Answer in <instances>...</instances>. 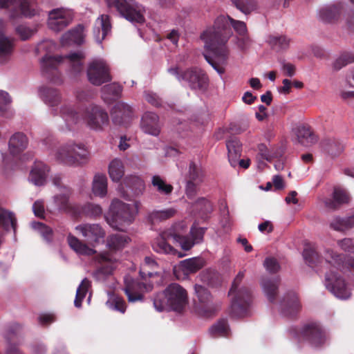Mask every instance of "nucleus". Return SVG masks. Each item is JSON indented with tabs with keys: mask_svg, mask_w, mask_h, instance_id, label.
<instances>
[{
	"mask_svg": "<svg viewBox=\"0 0 354 354\" xmlns=\"http://www.w3.org/2000/svg\"><path fill=\"white\" fill-rule=\"evenodd\" d=\"M231 26L237 36L248 34L247 27L243 21L235 20L229 16L221 15L215 19L213 26L208 27L201 35L205 48L213 53L215 62L206 55L205 59L220 74L224 70L217 64H227L230 57V49L227 43L233 34Z\"/></svg>",
	"mask_w": 354,
	"mask_h": 354,
	"instance_id": "1",
	"label": "nucleus"
},
{
	"mask_svg": "<svg viewBox=\"0 0 354 354\" xmlns=\"http://www.w3.org/2000/svg\"><path fill=\"white\" fill-rule=\"evenodd\" d=\"M60 116L64 123L59 125V129L62 131L73 130L82 120L90 129L101 131L108 125L109 121L106 111L100 106L94 104L86 106L81 115L72 104L65 103L61 106Z\"/></svg>",
	"mask_w": 354,
	"mask_h": 354,
	"instance_id": "2",
	"label": "nucleus"
},
{
	"mask_svg": "<svg viewBox=\"0 0 354 354\" xmlns=\"http://www.w3.org/2000/svg\"><path fill=\"white\" fill-rule=\"evenodd\" d=\"M55 47V44L53 41L45 40L38 44L37 50L39 53H46L40 61L41 72L52 83L59 85L62 84L63 79L57 71L58 66L66 62L71 66V73L77 74L82 70V59L84 56L82 52L73 53L65 57L52 56L49 53L54 50Z\"/></svg>",
	"mask_w": 354,
	"mask_h": 354,
	"instance_id": "3",
	"label": "nucleus"
},
{
	"mask_svg": "<svg viewBox=\"0 0 354 354\" xmlns=\"http://www.w3.org/2000/svg\"><path fill=\"white\" fill-rule=\"evenodd\" d=\"M324 257H321L312 246H306L302 255L305 263L312 269L318 272L324 265L330 267L329 272L325 275L324 285L326 288L337 298L340 299H347L351 296L352 286L346 283L341 274L337 271L333 270V266L326 262L325 252Z\"/></svg>",
	"mask_w": 354,
	"mask_h": 354,
	"instance_id": "4",
	"label": "nucleus"
},
{
	"mask_svg": "<svg viewBox=\"0 0 354 354\" xmlns=\"http://www.w3.org/2000/svg\"><path fill=\"white\" fill-rule=\"evenodd\" d=\"M140 205L139 201H135L133 204H128L118 199H113L106 217L108 224L115 230H125L134 221L138 213Z\"/></svg>",
	"mask_w": 354,
	"mask_h": 354,
	"instance_id": "5",
	"label": "nucleus"
},
{
	"mask_svg": "<svg viewBox=\"0 0 354 354\" xmlns=\"http://www.w3.org/2000/svg\"><path fill=\"white\" fill-rule=\"evenodd\" d=\"M187 304L186 290L177 283L170 284L153 299V306L158 312L171 310L181 312Z\"/></svg>",
	"mask_w": 354,
	"mask_h": 354,
	"instance_id": "6",
	"label": "nucleus"
},
{
	"mask_svg": "<svg viewBox=\"0 0 354 354\" xmlns=\"http://www.w3.org/2000/svg\"><path fill=\"white\" fill-rule=\"evenodd\" d=\"M54 156L66 165L80 166L88 161L89 153L83 144L70 141L57 147L54 151Z\"/></svg>",
	"mask_w": 354,
	"mask_h": 354,
	"instance_id": "7",
	"label": "nucleus"
},
{
	"mask_svg": "<svg viewBox=\"0 0 354 354\" xmlns=\"http://www.w3.org/2000/svg\"><path fill=\"white\" fill-rule=\"evenodd\" d=\"M167 71L176 77L179 82L192 90L203 92L207 88L208 78L203 71L197 67L182 69L176 66L168 68Z\"/></svg>",
	"mask_w": 354,
	"mask_h": 354,
	"instance_id": "8",
	"label": "nucleus"
},
{
	"mask_svg": "<svg viewBox=\"0 0 354 354\" xmlns=\"http://www.w3.org/2000/svg\"><path fill=\"white\" fill-rule=\"evenodd\" d=\"M244 277L243 271L236 276L229 295L232 297L230 313L234 317H243L248 314L251 304V294L245 288L238 289L239 285Z\"/></svg>",
	"mask_w": 354,
	"mask_h": 354,
	"instance_id": "9",
	"label": "nucleus"
},
{
	"mask_svg": "<svg viewBox=\"0 0 354 354\" xmlns=\"http://www.w3.org/2000/svg\"><path fill=\"white\" fill-rule=\"evenodd\" d=\"M107 6L115 9L121 16L131 22L145 21V8L134 0H105Z\"/></svg>",
	"mask_w": 354,
	"mask_h": 354,
	"instance_id": "10",
	"label": "nucleus"
},
{
	"mask_svg": "<svg viewBox=\"0 0 354 354\" xmlns=\"http://www.w3.org/2000/svg\"><path fill=\"white\" fill-rule=\"evenodd\" d=\"M194 290L199 303L196 307V312L199 316L209 317L220 309V304L214 301L211 293L206 288L196 284Z\"/></svg>",
	"mask_w": 354,
	"mask_h": 354,
	"instance_id": "11",
	"label": "nucleus"
},
{
	"mask_svg": "<svg viewBox=\"0 0 354 354\" xmlns=\"http://www.w3.org/2000/svg\"><path fill=\"white\" fill-rule=\"evenodd\" d=\"M88 81L95 86L111 81L110 68L106 61L98 58L90 62L87 68Z\"/></svg>",
	"mask_w": 354,
	"mask_h": 354,
	"instance_id": "12",
	"label": "nucleus"
},
{
	"mask_svg": "<svg viewBox=\"0 0 354 354\" xmlns=\"http://www.w3.org/2000/svg\"><path fill=\"white\" fill-rule=\"evenodd\" d=\"M0 8L8 9L10 19L35 15V10L30 0H0Z\"/></svg>",
	"mask_w": 354,
	"mask_h": 354,
	"instance_id": "13",
	"label": "nucleus"
},
{
	"mask_svg": "<svg viewBox=\"0 0 354 354\" xmlns=\"http://www.w3.org/2000/svg\"><path fill=\"white\" fill-rule=\"evenodd\" d=\"M301 336L313 347L319 348L326 344L330 339L329 333L317 323L306 325L301 331Z\"/></svg>",
	"mask_w": 354,
	"mask_h": 354,
	"instance_id": "14",
	"label": "nucleus"
},
{
	"mask_svg": "<svg viewBox=\"0 0 354 354\" xmlns=\"http://www.w3.org/2000/svg\"><path fill=\"white\" fill-rule=\"evenodd\" d=\"M153 285L151 283L139 282L133 279L129 276H127L124 278L123 290L130 303L142 301L143 299V293L151 291Z\"/></svg>",
	"mask_w": 354,
	"mask_h": 354,
	"instance_id": "15",
	"label": "nucleus"
},
{
	"mask_svg": "<svg viewBox=\"0 0 354 354\" xmlns=\"http://www.w3.org/2000/svg\"><path fill=\"white\" fill-rule=\"evenodd\" d=\"M98 268L93 272V277L99 281H104L106 278L113 273L118 265V258L109 252L102 253L95 259Z\"/></svg>",
	"mask_w": 354,
	"mask_h": 354,
	"instance_id": "16",
	"label": "nucleus"
},
{
	"mask_svg": "<svg viewBox=\"0 0 354 354\" xmlns=\"http://www.w3.org/2000/svg\"><path fill=\"white\" fill-rule=\"evenodd\" d=\"M73 19V12L66 8H56L48 13V26L55 32L66 27Z\"/></svg>",
	"mask_w": 354,
	"mask_h": 354,
	"instance_id": "17",
	"label": "nucleus"
},
{
	"mask_svg": "<svg viewBox=\"0 0 354 354\" xmlns=\"http://www.w3.org/2000/svg\"><path fill=\"white\" fill-rule=\"evenodd\" d=\"M75 230L93 246L103 241L105 236V231L97 223L80 224L75 227Z\"/></svg>",
	"mask_w": 354,
	"mask_h": 354,
	"instance_id": "18",
	"label": "nucleus"
},
{
	"mask_svg": "<svg viewBox=\"0 0 354 354\" xmlns=\"http://www.w3.org/2000/svg\"><path fill=\"white\" fill-rule=\"evenodd\" d=\"M206 228L194 225L190 229L191 238L175 234L173 236L174 241L178 243L184 250H190L195 244L202 242Z\"/></svg>",
	"mask_w": 354,
	"mask_h": 354,
	"instance_id": "19",
	"label": "nucleus"
},
{
	"mask_svg": "<svg viewBox=\"0 0 354 354\" xmlns=\"http://www.w3.org/2000/svg\"><path fill=\"white\" fill-rule=\"evenodd\" d=\"M175 234L168 232L160 234L152 243L153 251L159 254L177 256L178 258L184 257V254L178 252L167 242V239H172L174 240L173 236Z\"/></svg>",
	"mask_w": 354,
	"mask_h": 354,
	"instance_id": "20",
	"label": "nucleus"
},
{
	"mask_svg": "<svg viewBox=\"0 0 354 354\" xmlns=\"http://www.w3.org/2000/svg\"><path fill=\"white\" fill-rule=\"evenodd\" d=\"M133 109L124 102H117L112 108L111 116L113 122L119 126L127 124L133 116Z\"/></svg>",
	"mask_w": 354,
	"mask_h": 354,
	"instance_id": "21",
	"label": "nucleus"
},
{
	"mask_svg": "<svg viewBox=\"0 0 354 354\" xmlns=\"http://www.w3.org/2000/svg\"><path fill=\"white\" fill-rule=\"evenodd\" d=\"M39 95L44 103L50 108L52 113L60 115V109L58 111L57 106L62 102V95L58 90L42 86L39 88Z\"/></svg>",
	"mask_w": 354,
	"mask_h": 354,
	"instance_id": "22",
	"label": "nucleus"
},
{
	"mask_svg": "<svg viewBox=\"0 0 354 354\" xmlns=\"http://www.w3.org/2000/svg\"><path fill=\"white\" fill-rule=\"evenodd\" d=\"M326 262L333 266V268L342 272L348 270L354 276V260H349L347 262L343 261L344 256L337 254L335 251L328 249L325 252Z\"/></svg>",
	"mask_w": 354,
	"mask_h": 354,
	"instance_id": "23",
	"label": "nucleus"
},
{
	"mask_svg": "<svg viewBox=\"0 0 354 354\" xmlns=\"http://www.w3.org/2000/svg\"><path fill=\"white\" fill-rule=\"evenodd\" d=\"M342 8V3L325 5L318 10L317 17L324 23H333L338 19Z\"/></svg>",
	"mask_w": 354,
	"mask_h": 354,
	"instance_id": "24",
	"label": "nucleus"
},
{
	"mask_svg": "<svg viewBox=\"0 0 354 354\" xmlns=\"http://www.w3.org/2000/svg\"><path fill=\"white\" fill-rule=\"evenodd\" d=\"M71 194V190L68 187H62L60 192L53 196V203L58 210L76 214L75 207L69 200Z\"/></svg>",
	"mask_w": 354,
	"mask_h": 354,
	"instance_id": "25",
	"label": "nucleus"
},
{
	"mask_svg": "<svg viewBox=\"0 0 354 354\" xmlns=\"http://www.w3.org/2000/svg\"><path fill=\"white\" fill-rule=\"evenodd\" d=\"M5 21L0 19V64L8 62L12 55L13 41L3 33Z\"/></svg>",
	"mask_w": 354,
	"mask_h": 354,
	"instance_id": "26",
	"label": "nucleus"
},
{
	"mask_svg": "<svg viewBox=\"0 0 354 354\" xmlns=\"http://www.w3.org/2000/svg\"><path fill=\"white\" fill-rule=\"evenodd\" d=\"M140 127L147 134L158 136L160 132L158 116L153 112H146L142 117Z\"/></svg>",
	"mask_w": 354,
	"mask_h": 354,
	"instance_id": "27",
	"label": "nucleus"
},
{
	"mask_svg": "<svg viewBox=\"0 0 354 354\" xmlns=\"http://www.w3.org/2000/svg\"><path fill=\"white\" fill-rule=\"evenodd\" d=\"M111 29V24L109 16L107 15H100L95 22L93 35L97 43H102Z\"/></svg>",
	"mask_w": 354,
	"mask_h": 354,
	"instance_id": "28",
	"label": "nucleus"
},
{
	"mask_svg": "<svg viewBox=\"0 0 354 354\" xmlns=\"http://www.w3.org/2000/svg\"><path fill=\"white\" fill-rule=\"evenodd\" d=\"M300 308L301 304L295 292L288 294L280 304L281 313L287 317L295 315Z\"/></svg>",
	"mask_w": 354,
	"mask_h": 354,
	"instance_id": "29",
	"label": "nucleus"
},
{
	"mask_svg": "<svg viewBox=\"0 0 354 354\" xmlns=\"http://www.w3.org/2000/svg\"><path fill=\"white\" fill-rule=\"evenodd\" d=\"M28 140L25 134L21 132L14 133L8 141V150L12 156L19 155L28 147Z\"/></svg>",
	"mask_w": 354,
	"mask_h": 354,
	"instance_id": "30",
	"label": "nucleus"
},
{
	"mask_svg": "<svg viewBox=\"0 0 354 354\" xmlns=\"http://www.w3.org/2000/svg\"><path fill=\"white\" fill-rule=\"evenodd\" d=\"M349 201L350 195L346 189L335 187L333 192V197L325 198L323 202L327 208L335 209L339 205L348 203Z\"/></svg>",
	"mask_w": 354,
	"mask_h": 354,
	"instance_id": "31",
	"label": "nucleus"
},
{
	"mask_svg": "<svg viewBox=\"0 0 354 354\" xmlns=\"http://www.w3.org/2000/svg\"><path fill=\"white\" fill-rule=\"evenodd\" d=\"M48 172V166L42 162H35L30 172L29 180L37 186L44 185Z\"/></svg>",
	"mask_w": 354,
	"mask_h": 354,
	"instance_id": "32",
	"label": "nucleus"
},
{
	"mask_svg": "<svg viewBox=\"0 0 354 354\" xmlns=\"http://www.w3.org/2000/svg\"><path fill=\"white\" fill-rule=\"evenodd\" d=\"M84 26L78 25L75 28L64 33L61 37L60 41L62 46L81 44L84 41Z\"/></svg>",
	"mask_w": 354,
	"mask_h": 354,
	"instance_id": "33",
	"label": "nucleus"
},
{
	"mask_svg": "<svg viewBox=\"0 0 354 354\" xmlns=\"http://www.w3.org/2000/svg\"><path fill=\"white\" fill-rule=\"evenodd\" d=\"M293 132L297 136L298 142L303 145H310L316 142L315 136L307 124H299L297 125L294 128Z\"/></svg>",
	"mask_w": 354,
	"mask_h": 354,
	"instance_id": "34",
	"label": "nucleus"
},
{
	"mask_svg": "<svg viewBox=\"0 0 354 354\" xmlns=\"http://www.w3.org/2000/svg\"><path fill=\"white\" fill-rule=\"evenodd\" d=\"M228 151V158L230 165L235 167L237 165L238 159L241 157L242 144L236 138H232L226 142Z\"/></svg>",
	"mask_w": 354,
	"mask_h": 354,
	"instance_id": "35",
	"label": "nucleus"
},
{
	"mask_svg": "<svg viewBox=\"0 0 354 354\" xmlns=\"http://www.w3.org/2000/svg\"><path fill=\"white\" fill-rule=\"evenodd\" d=\"M279 279L278 277L262 279L261 285L264 294L270 302H273L277 294Z\"/></svg>",
	"mask_w": 354,
	"mask_h": 354,
	"instance_id": "36",
	"label": "nucleus"
},
{
	"mask_svg": "<svg viewBox=\"0 0 354 354\" xmlns=\"http://www.w3.org/2000/svg\"><path fill=\"white\" fill-rule=\"evenodd\" d=\"M107 178L104 174H97L92 183V192L97 197L104 198L107 194Z\"/></svg>",
	"mask_w": 354,
	"mask_h": 354,
	"instance_id": "37",
	"label": "nucleus"
},
{
	"mask_svg": "<svg viewBox=\"0 0 354 354\" xmlns=\"http://www.w3.org/2000/svg\"><path fill=\"white\" fill-rule=\"evenodd\" d=\"M204 261L201 258H191L180 262V269L186 275L194 273L203 267Z\"/></svg>",
	"mask_w": 354,
	"mask_h": 354,
	"instance_id": "38",
	"label": "nucleus"
},
{
	"mask_svg": "<svg viewBox=\"0 0 354 354\" xmlns=\"http://www.w3.org/2000/svg\"><path fill=\"white\" fill-rule=\"evenodd\" d=\"M68 243L71 249L80 255L89 256L95 252L93 248L88 247L86 243H82L74 236H68Z\"/></svg>",
	"mask_w": 354,
	"mask_h": 354,
	"instance_id": "39",
	"label": "nucleus"
},
{
	"mask_svg": "<svg viewBox=\"0 0 354 354\" xmlns=\"http://www.w3.org/2000/svg\"><path fill=\"white\" fill-rule=\"evenodd\" d=\"M158 268V264L153 258L146 257L141 264L140 275L142 279H145L147 277H151L157 274Z\"/></svg>",
	"mask_w": 354,
	"mask_h": 354,
	"instance_id": "40",
	"label": "nucleus"
},
{
	"mask_svg": "<svg viewBox=\"0 0 354 354\" xmlns=\"http://www.w3.org/2000/svg\"><path fill=\"white\" fill-rule=\"evenodd\" d=\"M124 183L132 189L134 195L137 196H141L145 189L144 180L136 175L127 176L124 179Z\"/></svg>",
	"mask_w": 354,
	"mask_h": 354,
	"instance_id": "41",
	"label": "nucleus"
},
{
	"mask_svg": "<svg viewBox=\"0 0 354 354\" xmlns=\"http://www.w3.org/2000/svg\"><path fill=\"white\" fill-rule=\"evenodd\" d=\"M122 87L117 84L113 83L104 86L102 89V95L104 101L109 102L121 96Z\"/></svg>",
	"mask_w": 354,
	"mask_h": 354,
	"instance_id": "42",
	"label": "nucleus"
},
{
	"mask_svg": "<svg viewBox=\"0 0 354 354\" xmlns=\"http://www.w3.org/2000/svg\"><path fill=\"white\" fill-rule=\"evenodd\" d=\"M330 226L335 231L344 232L354 227V216L346 218L335 217L330 221Z\"/></svg>",
	"mask_w": 354,
	"mask_h": 354,
	"instance_id": "43",
	"label": "nucleus"
},
{
	"mask_svg": "<svg viewBox=\"0 0 354 354\" xmlns=\"http://www.w3.org/2000/svg\"><path fill=\"white\" fill-rule=\"evenodd\" d=\"M124 174V167L119 158L113 159L109 165V174L113 181L118 182Z\"/></svg>",
	"mask_w": 354,
	"mask_h": 354,
	"instance_id": "44",
	"label": "nucleus"
},
{
	"mask_svg": "<svg viewBox=\"0 0 354 354\" xmlns=\"http://www.w3.org/2000/svg\"><path fill=\"white\" fill-rule=\"evenodd\" d=\"M176 214V210L173 208H167L162 210H153L148 214L147 218L155 223L173 217Z\"/></svg>",
	"mask_w": 354,
	"mask_h": 354,
	"instance_id": "45",
	"label": "nucleus"
},
{
	"mask_svg": "<svg viewBox=\"0 0 354 354\" xmlns=\"http://www.w3.org/2000/svg\"><path fill=\"white\" fill-rule=\"evenodd\" d=\"M129 239L123 234H115L109 236L106 240V245L111 250H120L129 242Z\"/></svg>",
	"mask_w": 354,
	"mask_h": 354,
	"instance_id": "46",
	"label": "nucleus"
},
{
	"mask_svg": "<svg viewBox=\"0 0 354 354\" xmlns=\"http://www.w3.org/2000/svg\"><path fill=\"white\" fill-rule=\"evenodd\" d=\"M106 306L113 310L124 313L126 310V304L124 300L111 292H108V299L106 301Z\"/></svg>",
	"mask_w": 354,
	"mask_h": 354,
	"instance_id": "47",
	"label": "nucleus"
},
{
	"mask_svg": "<svg viewBox=\"0 0 354 354\" xmlns=\"http://www.w3.org/2000/svg\"><path fill=\"white\" fill-rule=\"evenodd\" d=\"M268 44L275 50L286 49L289 46L290 39L284 35H270L267 39Z\"/></svg>",
	"mask_w": 354,
	"mask_h": 354,
	"instance_id": "48",
	"label": "nucleus"
},
{
	"mask_svg": "<svg viewBox=\"0 0 354 354\" xmlns=\"http://www.w3.org/2000/svg\"><path fill=\"white\" fill-rule=\"evenodd\" d=\"M151 184L156 190L162 195H169L173 191L172 185L167 183L163 178L158 175L151 178Z\"/></svg>",
	"mask_w": 354,
	"mask_h": 354,
	"instance_id": "49",
	"label": "nucleus"
},
{
	"mask_svg": "<svg viewBox=\"0 0 354 354\" xmlns=\"http://www.w3.org/2000/svg\"><path fill=\"white\" fill-rule=\"evenodd\" d=\"M0 225H2L6 230H9L11 227L15 230L17 220L12 212L5 209L0 208Z\"/></svg>",
	"mask_w": 354,
	"mask_h": 354,
	"instance_id": "50",
	"label": "nucleus"
},
{
	"mask_svg": "<svg viewBox=\"0 0 354 354\" xmlns=\"http://www.w3.org/2000/svg\"><path fill=\"white\" fill-rule=\"evenodd\" d=\"M214 337H227L230 335V328L226 320L221 319L214 324L209 330Z\"/></svg>",
	"mask_w": 354,
	"mask_h": 354,
	"instance_id": "51",
	"label": "nucleus"
},
{
	"mask_svg": "<svg viewBox=\"0 0 354 354\" xmlns=\"http://www.w3.org/2000/svg\"><path fill=\"white\" fill-rule=\"evenodd\" d=\"M204 173L200 163L192 162L189 164L188 180L201 183L203 182Z\"/></svg>",
	"mask_w": 354,
	"mask_h": 354,
	"instance_id": "52",
	"label": "nucleus"
},
{
	"mask_svg": "<svg viewBox=\"0 0 354 354\" xmlns=\"http://www.w3.org/2000/svg\"><path fill=\"white\" fill-rule=\"evenodd\" d=\"M353 62H354V53L346 52L335 58L332 63V68L334 71H337Z\"/></svg>",
	"mask_w": 354,
	"mask_h": 354,
	"instance_id": "53",
	"label": "nucleus"
},
{
	"mask_svg": "<svg viewBox=\"0 0 354 354\" xmlns=\"http://www.w3.org/2000/svg\"><path fill=\"white\" fill-rule=\"evenodd\" d=\"M345 86L352 88V91H343L341 93V97L344 99L354 97V68L349 69L346 74L344 80Z\"/></svg>",
	"mask_w": 354,
	"mask_h": 354,
	"instance_id": "54",
	"label": "nucleus"
},
{
	"mask_svg": "<svg viewBox=\"0 0 354 354\" xmlns=\"http://www.w3.org/2000/svg\"><path fill=\"white\" fill-rule=\"evenodd\" d=\"M91 287V281L86 279L84 278L81 283L80 284L79 287L77 289L76 291V295L75 299L74 301V304L75 307L80 308L82 306V301L85 297L87 292L88 291L89 288Z\"/></svg>",
	"mask_w": 354,
	"mask_h": 354,
	"instance_id": "55",
	"label": "nucleus"
},
{
	"mask_svg": "<svg viewBox=\"0 0 354 354\" xmlns=\"http://www.w3.org/2000/svg\"><path fill=\"white\" fill-rule=\"evenodd\" d=\"M322 147L326 151L332 156H336L344 149V145L335 139H327L323 141Z\"/></svg>",
	"mask_w": 354,
	"mask_h": 354,
	"instance_id": "56",
	"label": "nucleus"
},
{
	"mask_svg": "<svg viewBox=\"0 0 354 354\" xmlns=\"http://www.w3.org/2000/svg\"><path fill=\"white\" fill-rule=\"evenodd\" d=\"M11 99L9 94L3 91H0V112L6 118L10 117L13 113L10 109Z\"/></svg>",
	"mask_w": 354,
	"mask_h": 354,
	"instance_id": "57",
	"label": "nucleus"
},
{
	"mask_svg": "<svg viewBox=\"0 0 354 354\" xmlns=\"http://www.w3.org/2000/svg\"><path fill=\"white\" fill-rule=\"evenodd\" d=\"M81 212L86 216L96 218L101 216L102 209L99 205L88 203L82 207Z\"/></svg>",
	"mask_w": 354,
	"mask_h": 354,
	"instance_id": "58",
	"label": "nucleus"
},
{
	"mask_svg": "<svg viewBox=\"0 0 354 354\" xmlns=\"http://www.w3.org/2000/svg\"><path fill=\"white\" fill-rule=\"evenodd\" d=\"M236 7L245 14H248L257 8L254 0H232Z\"/></svg>",
	"mask_w": 354,
	"mask_h": 354,
	"instance_id": "59",
	"label": "nucleus"
},
{
	"mask_svg": "<svg viewBox=\"0 0 354 354\" xmlns=\"http://www.w3.org/2000/svg\"><path fill=\"white\" fill-rule=\"evenodd\" d=\"M31 226L33 230L38 232L47 241H50L52 230L40 222H32Z\"/></svg>",
	"mask_w": 354,
	"mask_h": 354,
	"instance_id": "60",
	"label": "nucleus"
},
{
	"mask_svg": "<svg viewBox=\"0 0 354 354\" xmlns=\"http://www.w3.org/2000/svg\"><path fill=\"white\" fill-rule=\"evenodd\" d=\"M201 281L209 286H213L215 281L218 279V274L214 270L207 269L203 271L199 275Z\"/></svg>",
	"mask_w": 354,
	"mask_h": 354,
	"instance_id": "61",
	"label": "nucleus"
},
{
	"mask_svg": "<svg viewBox=\"0 0 354 354\" xmlns=\"http://www.w3.org/2000/svg\"><path fill=\"white\" fill-rule=\"evenodd\" d=\"M235 44L241 50L248 49L252 44V40L248 34L238 35L236 37Z\"/></svg>",
	"mask_w": 354,
	"mask_h": 354,
	"instance_id": "62",
	"label": "nucleus"
},
{
	"mask_svg": "<svg viewBox=\"0 0 354 354\" xmlns=\"http://www.w3.org/2000/svg\"><path fill=\"white\" fill-rule=\"evenodd\" d=\"M263 266L270 273H276L280 269L277 260L273 257H268L263 262Z\"/></svg>",
	"mask_w": 354,
	"mask_h": 354,
	"instance_id": "63",
	"label": "nucleus"
},
{
	"mask_svg": "<svg viewBox=\"0 0 354 354\" xmlns=\"http://www.w3.org/2000/svg\"><path fill=\"white\" fill-rule=\"evenodd\" d=\"M195 205L196 208L204 214L209 213L213 209L212 203L205 198L198 199Z\"/></svg>",
	"mask_w": 354,
	"mask_h": 354,
	"instance_id": "64",
	"label": "nucleus"
}]
</instances>
